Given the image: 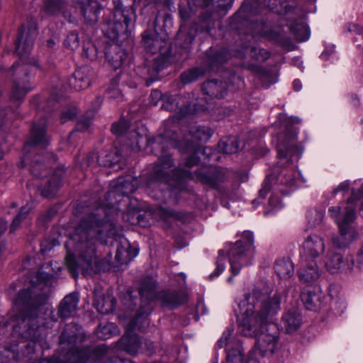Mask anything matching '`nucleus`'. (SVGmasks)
I'll return each mask as SVG.
<instances>
[{
    "label": "nucleus",
    "instance_id": "1",
    "mask_svg": "<svg viewBox=\"0 0 363 363\" xmlns=\"http://www.w3.org/2000/svg\"><path fill=\"white\" fill-rule=\"evenodd\" d=\"M246 308L240 319L241 333L246 337H256V347L261 356L271 355L279 340V330L274 323L281 310V296L278 291L272 294V288L266 283L254 286L245 295Z\"/></svg>",
    "mask_w": 363,
    "mask_h": 363
},
{
    "label": "nucleus",
    "instance_id": "2",
    "mask_svg": "<svg viewBox=\"0 0 363 363\" xmlns=\"http://www.w3.org/2000/svg\"><path fill=\"white\" fill-rule=\"evenodd\" d=\"M108 238L115 240L121 238V230L112 222L104 221L95 213L81 221L65 243V264L74 278L78 277L79 270L84 275L99 272L101 259L96 252V243L106 244Z\"/></svg>",
    "mask_w": 363,
    "mask_h": 363
},
{
    "label": "nucleus",
    "instance_id": "3",
    "mask_svg": "<svg viewBox=\"0 0 363 363\" xmlns=\"http://www.w3.org/2000/svg\"><path fill=\"white\" fill-rule=\"evenodd\" d=\"M172 26V18L169 13H158L154 21L155 30H147L142 35V44L147 52L166 57H174L169 50L167 43L168 33L165 28Z\"/></svg>",
    "mask_w": 363,
    "mask_h": 363
},
{
    "label": "nucleus",
    "instance_id": "4",
    "mask_svg": "<svg viewBox=\"0 0 363 363\" xmlns=\"http://www.w3.org/2000/svg\"><path fill=\"white\" fill-rule=\"evenodd\" d=\"M173 167L170 155L160 157L146 180V185L152 187L161 182L167 183L170 186V195L177 199L182 191V171Z\"/></svg>",
    "mask_w": 363,
    "mask_h": 363
},
{
    "label": "nucleus",
    "instance_id": "5",
    "mask_svg": "<svg viewBox=\"0 0 363 363\" xmlns=\"http://www.w3.org/2000/svg\"><path fill=\"white\" fill-rule=\"evenodd\" d=\"M48 299V287L45 283L32 284L27 289L21 290L15 300L14 305L27 315L30 311L45 303Z\"/></svg>",
    "mask_w": 363,
    "mask_h": 363
},
{
    "label": "nucleus",
    "instance_id": "6",
    "mask_svg": "<svg viewBox=\"0 0 363 363\" xmlns=\"http://www.w3.org/2000/svg\"><path fill=\"white\" fill-rule=\"evenodd\" d=\"M253 235L245 232L242 238L236 241L228 252L229 262L233 275H237L243 265L250 263L253 248Z\"/></svg>",
    "mask_w": 363,
    "mask_h": 363
},
{
    "label": "nucleus",
    "instance_id": "7",
    "mask_svg": "<svg viewBox=\"0 0 363 363\" xmlns=\"http://www.w3.org/2000/svg\"><path fill=\"white\" fill-rule=\"evenodd\" d=\"M139 293L144 304L139 308L135 316L128 324L130 330L138 328L143 330L148 325L147 316L152 309L149 301L154 300L157 296L155 284L152 281L147 284L143 283L140 288Z\"/></svg>",
    "mask_w": 363,
    "mask_h": 363
},
{
    "label": "nucleus",
    "instance_id": "8",
    "mask_svg": "<svg viewBox=\"0 0 363 363\" xmlns=\"http://www.w3.org/2000/svg\"><path fill=\"white\" fill-rule=\"evenodd\" d=\"M138 179L130 174L118 177L114 188L107 193L106 206L113 208L116 203L121 201V197L133 193L138 189Z\"/></svg>",
    "mask_w": 363,
    "mask_h": 363
},
{
    "label": "nucleus",
    "instance_id": "9",
    "mask_svg": "<svg viewBox=\"0 0 363 363\" xmlns=\"http://www.w3.org/2000/svg\"><path fill=\"white\" fill-rule=\"evenodd\" d=\"M325 269L330 274H350L352 272L354 262L351 257L344 259L343 255L333 248L329 249L323 258Z\"/></svg>",
    "mask_w": 363,
    "mask_h": 363
},
{
    "label": "nucleus",
    "instance_id": "10",
    "mask_svg": "<svg viewBox=\"0 0 363 363\" xmlns=\"http://www.w3.org/2000/svg\"><path fill=\"white\" fill-rule=\"evenodd\" d=\"M186 131L188 132L190 138H187V142H191L192 145L191 150L193 155L186 160V165L188 167H193L199 163V159L195 155L197 149V143L199 142H206L210 139L212 135L211 130L206 126L197 125L194 123H191L186 126Z\"/></svg>",
    "mask_w": 363,
    "mask_h": 363
},
{
    "label": "nucleus",
    "instance_id": "11",
    "mask_svg": "<svg viewBox=\"0 0 363 363\" xmlns=\"http://www.w3.org/2000/svg\"><path fill=\"white\" fill-rule=\"evenodd\" d=\"M37 35L36 28L21 25L18 29L15 40V52L20 57H26L30 52Z\"/></svg>",
    "mask_w": 363,
    "mask_h": 363
},
{
    "label": "nucleus",
    "instance_id": "12",
    "mask_svg": "<svg viewBox=\"0 0 363 363\" xmlns=\"http://www.w3.org/2000/svg\"><path fill=\"white\" fill-rule=\"evenodd\" d=\"M352 219L351 213H349L346 218H336V223L340 230V235H333L331 238V242L333 249H342L346 247L350 242L354 238L355 232L352 227L345 226V223Z\"/></svg>",
    "mask_w": 363,
    "mask_h": 363
},
{
    "label": "nucleus",
    "instance_id": "13",
    "mask_svg": "<svg viewBox=\"0 0 363 363\" xmlns=\"http://www.w3.org/2000/svg\"><path fill=\"white\" fill-rule=\"evenodd\" d=\"M296 132L289 129L286 133L278 135L277 152L279 157H291L298 154V148L296 145Z\"/></svg>",
    "mask_w": 363,
    "mask_h": 363
},
{
    "label": "nucleus",
    "instance_id": "14",
    "mask_svg": "<svg viewBox=\"0 0 363 363\" xmlns=\"http://www.w3.org/2000/svg\"><path fill=\"white\" fill-rule=\"evenodd\" d=\"M94 77V70L89 66H84L75 70L68 83L71 88L79 91L89 86Z\"/></svg>",
    "mask_w": 363,
    "mask_h": 363
},
{
    "label": "nucleus",
    "instance_id": "15",
    "mask_svg": "<svg viewBox=\"0 0 363 363\" xmlns=\"http://www.w3.org/2000/svg\"><path fill=\"white\" fill-rule=\"evenodd\" d=\"M48 138L45 134V121H43L39 125L34 124L30 130L29 140L26 143L23 147L25 152H35V147L39 146L45 147L48 144Z\"/></svg>",
    "mask_w": 363,
    "mask_h": 363
},
{
    "label": "nucleus",
    "instance_id": "16",
    "mask_svg": "<svg viewBox=\"0 0 363 363\" xmlns=\"http://www.w3.org/2000/svg\"><path fill=\"white\" fill-rule=\"evenodd\" d=\"M174 62V57H166L162 55L157 57L152 62L146 65L143 68L147 74L146 85L150 86L153 82L159 79L160 72Z\"/></svg>",
    "mask_w": 363,
    "mask_h": 363
},
{
    "label": "nucleus",
    "instance_id": "17",
    "mask_svg": "<svg viewBox=\"0 0 363 363\" xmlns=\"http://www.w3.org/2000/svg\"><path fill=\"white\" fill-rule=\"evenodd\" d=\"M360 196L357 194L356 190H352V196L349 199H347V205H344V206H335L329 208L328 212L330 216L335 220L336 222V218H346L347 215L349 213H351L352 216V219L345 223V226L352 227L350 223H352L355 219V211L354 206H353V203L356 201L359 200Z\"/></svg>",
    "mask_w": 363,
    "mask_h": 363
},
{
    "label": "nucleus",
    "instance_id": "18",
    "mask_svg": "<svg viewBox=\"0 0 363 363\" xmlns=\"http://www.w3.org/2000/svg\"><path fill=\"white\" fill-rule=\"evenodd\" d=\"M103 352L102 347L99 346L94 350L90 347H71L67 356L69 363H88L94 357H98Z\"/></svg>",
    "mask_w": 363,
    "mask_h": 363
},
{
    "label": "nucleus",
    "instance_id": "19",
    "mask_svg": "<svg viewBox=\"0 0 363 363\" xmlns=\"http://www.w3.org/2000/svg\"><path fill=\"white\" fill-rule=\"evenodd\" d=\"M302 246L306 253L313 259L322 255L325 250L324 238L317 234L307 236Z\"/></svg>",
    "mask_w": 363,
    "mask_h": 363
},
{
    "label": "nucleus",
    "instance_id": "20",
    "mask_svg": "<svg viewBox=\"0 0 363 363\" xmlns=\"http://www.w3.org/2000/svg\"><path fill=\"white\" fill-rule=\"evenodd\" d=\"M303 323L302 315L296 309H291L284 313L281 318V324L287 333L296 331Z\"/></svg>",
    "mask_w": 363,
    "mask_h": 363
},
{
    "label": "nucleus",
    "instance_id": "21",
    "mask_svg": "<svg viewBox=\"0 0 363 363\" xmlns=\"http://www.w3.org/2000/svg\"><path fill=\"white\" fill-rule=\"evenodd\" d=\"M79 298L74 294L66 296L60 302L58 307V315L60 318L66 319L73 316L77 311Z\"/></svg>",
    "mask_w": 363,
    "mask_h": 363
},
{
    "label": "nucleus",
    "instance_id": "22",
    "mask_svg": "<svg viewBox=\"0 0 363 363\" xmlns=\"http://www.w3.org/2000/svg\"><path fill=\"white\" fill-rule=\"evenodd\" d=\"M107 62L113 69L120 68L126 60V52L119 45H113L108 46L105 52Z\"/></svg>",
    "mask_w": 363,
    "mask_h": 363
},
{
    "label": "nucleus",
    "instance_id": "23",
    "mask_svg": "<svg viewBox=\"0 0 363 363\" xmlns=\"http://www.w3.org/2000/svg\"><path fill=\"white\" fill-rule=\"evenodd\" d=\"M225 172L220 168H215L199 175L200 181L203 184L211 188H216L219 184L225 181Z\"/></svg>",
    "mask_w": 363,
    "mask_h": 363
},
{
    "label": "nucleus",
    "instance_id": "24",
    "mask_svg": "<svg viewBox=\"0 0 363 363\" xmlns=\"http://www.w3.org/2000/svg\"><path fill=\"white\" fill-rule=\"evenodd\" d=\"M202 89L205 94L218 99L223 98L227 92L226 83L218 80L206 82Z\"/></svg>",
    "mask_w": 363,
    "mask_h": 363
},
{
    "label": "nucleus",
    "instance_id": "25",
    "mask_svg": "<svg viewBox=\"0 0 363 363\" xmlns=\"http://www.w3.org/2000/svg\"><path fill=\"white\" fill-rule=\"evenodd\" d=\"M274 271L277 276L281 279H289L294 274V266L289 258H281L274 263Z\"/></svg>",
    "mask_w": 363,
    "mask_h": 363
},
{
    "label": "nucleus",
    "instance_id": "26",
    "mask_svg": "<svg viewBox=\"0 0 363 363\" xmlns=\"http://www.w3.org/2000/svg\"><path fill=\"white\" fill-rule=\"evenodd\" d=\"M298 278L304 283H312L316 281L320 276V271L315 263L308 264L299 269Z\"/></svg>",
    "mask_w": 363,
    "mask_h": 363
},
{
    "label": "nucleus",
    "instance_id": "27",
    "mask_svg": "<svg viewBox=\"0 0 363 363\" xmlns=\"http://www.w3.org/2000/svg\"><path fill=\"white\" fill-rule=\"evenodd\" d=\"M40 155L36 156L33 160H30V156L26 155L21 161L22 166L26 165L28 163L30 164V170L32 174L37 177H44L47 175V169L44 167L43 164L40 163Z\"/></svg>",
    "mask_w": 363,
    "mask_h": 363
},
{
    "label": "nucleus",
    "instance_id": "28",
    "mask_svg": "<svg viewBox=\"0 0 363 363\" xmlns=\"http://www.w3.org/2000/svg\"><path fill=\"white\" fill-rule=\"evenodd\" d=\"M26 80H15L11 92V99L13 101H21L26 94L31 90Z\"/></svg>",
    "mask_w": 363,
    "mask_h": 363
},
{
    "label": "nucleus",
    "instance_id": "29",
    "mask_svg": "<svg viewBox=\"0 0 363 363\" xmlns=\"http://www.w3.org/2000/svg\"><path fill=\"white\" fill-rule=\"evenodd\" d=\"M162 306L169 308L177 307L181 301V295L174 291H162L158 295Z\"/></svg>",
    "mask_w": 363,
    "mask_h": 363
},
{
    "label": "nucleus",
    "instance_id": "30",
    "mask_svg": "<svg viewBox=\"0 0 363 363\" xmlns=\"http://www.w3.org/2000/svg\"><path fill=\"white\" fill-rule=\"evenodd\" d=\"M301 300L306 309L310 311H317L321 306L320 295L311 291L303 292L301 294Z\"/></svg>",
    "mask_w": 363,
    "mask_h": 363
},
{
    "label": "nucleus",
    "instance_id": "31",
    "mask_svg": "<svg viewBox=\"0 0 363 363\" xmlns=\"http://www.w3.org/2000/svg\"><path fill=\"white\" fill-rule=\"evenodd\" d=\"M97 311L101 314H108L112 312L116 305V298L111 295L99 298L94 303Z\"/></svg>",
    "mask_w": 363,
    "mask_h": 363
},
{
    "label": "nucleus",
    "instance_id": "32",
    "mask_svg": "<svg viewBox=\"0 0 363 363\" xmlns=\"http://www.w3.org/2000/svg\"><path fill=\"white\" fill-rule=\"evenodd\" d=\"M220 152L225 154H233L240 149L238 140L236 137H228L222 139L218 145Z\"/></svg>",
    "mask_w": 363,
    "mask_h": 363
},
{
    "label": "nucleus",
    "instance_id": "33",
    "mask_svg": "<svg viewBox=\"0 0 363 363\" xmlns=\"http://www.w3.org/2000/svg\"><path fill=\"white\" fill-rule=\"evenodd\" d=\"M163 140V138L162 136H158L157 138H148L146 135L143 136L141 135L137 134L135 138V146H132L131 148L135 152H139L141 150L143 146L144 145H157L162 143Z\"/></svg>",
    "mask_w": 363,
    "mask_h": 363
},
{
    "label": "nucleus",
    "instance_id": "34",
    "mask_svg": "<svg viewBox=\"0 0 363 363\" xmlns=\"http://www.w3.org/2000/svg\"><path fill=\"white\" fill-rule=\"evenodd\" d=\"M247 55H249L258 61L265 60L268 57V54L264 50H261L257 48L245 47L244 53L238 52L234 54L237 57H245Z\"/></svg>",
    "mask_w": 363,
    "mask_h": 363
},
{
    "label": "nucleus",
    "instance_id": "35",
    "mask_svg": "<svg viewBox=\"0 0 363 363\" xmlns=\"http://www.w3.org/2000/svg\"><path fill=\"white\" fill-rule=\"evenodd\" d=\"M125 350L131 354L138 353L143 350V340L138 335H131L125 343Z\"/></svg>",
    "mask_w": 363,
    "mask_h": 363
},
{
    "label": "nucleus",
    "instance_id": "36",
    "mask_svg": "<svg viewBox=\"0 0 363 363\" xmlns=\"http://www.w3.org/2000/svg\"><path fill=\"white\" fill-rule=\"evenodd\" d=\"M61 184V180L60 177H55L54 176L48 182V184L44 186L42 190V195L44 197L50 198L54 196Z\"/></svg>",
    "mask_w": 363,
    "mask_h": 363
},
{
    "label": "nucleus",
    "instance_id": "37",
    "mask_svg": "<svg viewBox=\"0 0 363 363\" xmlns=\"http://www.w3.org/2000/svg\"><path fill=\"white\" fill-rule=\"evenodd\" d=\"M130 249L128 245L126 247L117 245L116 252V259L121 264H124L130 262L135 256L137 255L135 252L133 255H130Z\"/></svg>",
    "mask_w": 363,
    "mask_h": 363
},
{
    "label": "nucleus",
    "instance_id": "38",
    "mask_svg": "<svg viewBox=\"0 0 363 363\" xmlns=\"http://www.w3.org/2000/svg\"><path fill=\"white\" fill-rule=\"evenodd\" d=\"M64 0H45L44 10L45 11L52 15L59 12L64 6Z\"/></svg>",
    "mask_w": 363,
    "mask_h": 363
},
{
    "label": "nucleus",
    "instance_id": "39",
    "mask_svg": "<svg viewBox=\"0 0 363 363\" xmlns=\"http://www.w3.org/2000/svg\"><path fill=\"white\" fill-rule=\"evenodd\" d=\"M116 326L113 323H107L104 325H99L96 330V336L102 340L109 338L116 331Z\"/></svg>",
    "mask_w": 363,
    "mask_h": 363
},
{
    "label": "nucleus",
    "instance_id": "40",
    "mask_svg": "<svg viewBox=\"0 0 363 363\" xmlns=\"http://www.w3.org/2000/svg\"><path fill=\"white\" fill-rule=\"evenodd\" d=\"M179 100L177 97L171 96L163 102L162 107V108L171 112H175L178 114V118H179V114L182 112V108L179 106Z\"/></svg>",
    "mask_w": 363,
    "mask_h": 363
},
{
    "label": "nucleus",
    "instance_id": "41",
    "mask_svg": "<svg viewBox=\"0 0 363 363\" xmlns=\"http://www.w3.org/2000/svg\"><path fill=\"white\" fill-rule=\"evenodd\" d=\"M31 206L27 204L21 208L18 214L14 218L13 223L11 225V231H14L20 225L21 222L26 218V216L30 212Z\"/></svg>",
    "mask_w": 363,
    "mask_h": 363
},
{
    "label": "nucleus",
    "instance_id": "42",
    "mask_svg": "<svg viewBox=\"0 0 363 363\" xmlns=\"http://www.w3.org/2000/svg\"><path fill=\"white\" fill-rule=\"evenodd\" d=\"M225 363H245L242 353L239 347L231 349L227 352Z\"/></svg>",
    "mask_w": 363,
    "mask_h": 363
},
{
    "label": "nucleus",
    "instance_id": "43",
    "mask_svg": "<svg viewBox=\"0 0 363 363\" xmlns=\"http://www.w3.org/2000/svg\"><path fill=\"white\" fill-rule=\"evenodd\" d=\"M94 115V111H89L78 121L76 128L78 131H85L90 126L91 121Z\"/></svg>",
    "mask_w": 363,
    "mask_h": 363
},
{
    "label": "nucleus",
    "instance_id": "44",
    "mask_svg": "<svg viewBox=\"0 0 363 363\" xmlns=\"http://www.w3.org/2000/svg\"><path fill=\"white\" fill-rule=\"evenodd\" d=\"M233 329H228L226 331H225L223 333L222 337L219 339V340L217 342V347L218 348H223L226 347V350L228 352L230 350V347L231 345V342H230V337L233 335Z\"/></svg>",
    "mask_w": 363,
    "mask_h": 363
},
{
    "label": "nucleus",
    "instance_id": "45",
    "mask_svg": "<svg viewBox=\"0 0 363 363\" xmlns=\"http://www.w3.org/2000/svg\"><path fill=\"white\" fill-rule=\"evenodd\" d=\"M203 72L199 69H191L183 73V84L191 83L201 76Z\"/></svg>",
    "mask_w": 363,
    "mask_h": 363
},
{
    "label": "nucleus",
    "instance_id": "46",
    "mask_svg": "<svg viewBox=\"0 0 363 363\" xmlns=\"http://www.w3.org/2000/svg\"><path fill=\"white\" fill-rule=\"evenodd\" d=\"M77 114V109L74 106L65 107L62 113L60 120L62 123H66L68 121L73 120Z\"/></svg>",
    "mask_w": 363,
    "mask_h": 363
},
{
    "label": "nucleus",
    "instance_id": "47",
    "mask_svg": "<svg viewBox=\"0 0 363 363\" xmlns=\"http://www.w3.org/2000/svg\"><path fill=\"white\" fill-rule=\"evenodd\" d=\"M83 55L91 60L96 59L97 57L96 47L90 42L84 44L83 46Z\"/></svg>",
    "mask_w": 363,
    "mask_h": 363
},
{
    "label": "nucleus",
    "instance_id": "48",
    "mask_svg": "<svg viewBox=\"0 0 363 363\" xmlns=\"http://www.w3.org/2000/svg\"><path fill=\"white\" fill-rule=\"evenodd\" d=\"M225 256L222 251L219 252V256L216 262V269L213 273L210 274V278L212 279L214 277L219 276L225 269Z\"/></svg>",
    "mask_w": 363,
    "mask_h": 363
},
{
    "label": "nucleus",
    "instance_id": "49",
    "mask_svg": "<svg viewBox=\"0 0 363 363\" xmlns=\"http://www.w3.org/2000/svg\"><path fill=\"white\" fill-rule=\"evenodd\" d=\"M64 44L66 47L71 49L78 48L79 45V38L78 34L74 32L71 33L65 40Z\"/></svg>",
    "mask_w": 363,
    "mask_h": 363
},
{
    "label": "nucleus",
    "instance_id": "50",
    "mask_svg": "<svg viewBox=\"0 0 363 363\" xmlns=\"http://www.w3.org/2000/svg\"><path fill=\"white\" fill-rule=\"evenodd\" d=\"M129 128V125L125 120H121L117 123L112 125L111 130L116 135H123Z\"/></svg>",
    "mask_w": 363,
    "mask_h": 363
},
{
    "label": "nucleus",
    "instance_id": "51",
    "mask_svg": "<svg viewBox=\"0 0 363 363\" xmlns=\"http://www.w3.org/2000/svg\"><path fill=\"white\" fill-rule=\"evenodd\" d=\"M324 218V213L322 211H315L308 216V223L312 227L319 225Z\"/></svg>",
    "mask_w": 363,
    "mask_h": 363
},
{
    "label": "nucleus",
    "instance_id": "52",
    "mask_svg": "<svg viewBox=\"0 0 363 363\" xmlns=\"http://www.w3.org/2000/svg\"><path fill=\"white\" fill-rule=\"evenodd\" d=\"M16 354L10 349L5 348L0 350V363H9L11 359H14Z\"/></svg>",
    "mask_w": 363,
    "mask_h": 363
},
{
    "label": "nucleus",
    "instance_id": "53",
    "mask_svg": "<svg viewBox=\"0 0 363 363\" xmlns=\"http://www.w3.org/2000/svg\"><path fill=\"white\" fill-rule=\"evenodd\" d=\"M350 187V183L349 181H344L341 182L335 189L333 191L334 194H337V193H342V196H345V194L348 191Z\"/></svg>",
    "mask_w": 363,
    "mask_h": 363
},
{
    "label": "nucleus",
    "instance_id": "54",
    "mask_svg": "<svg viewBox=\"0 0 363 363\" xmlns=\"http://www.w3.org/2000/svg\"><path fill=\"white\" fill-rule=\"evenodd\" d=\"M161 99H162V92L157 89L152 90L150 95V103L153 106H157Z\"/></svg>",
    "mask_w": 363,
    "mask_h": 363
},
{
    "label": "nucleus",
    "instance_id": "55",
    "mask_svg": "<svg viewBox=\"0 0 363 363\" xmlns=\"http://www.w3.org/2000/svg\"><path fill=\"white\" fill-rule=\"evenodd\" d=\"M75 334L69 335L67 333V330H65L63 331L60 335V344L64 345L65 343L70 344L72 341L75 340Z\"/></svg>",
    "mask_w": 363,
    "mask_h": 363
},
{
    "label": "nucleus",
    "instance_id": "56",
    "mask_svg": "<svg viewBox=\"0 0 363 363\" xmlns=\"http://www.w3.org/2000/svg\"><path fill=\"white\" fill-rule=\"evenodd\" d=\"M106 94L108 97L111 99L121 100L123 98L121 92L116 88L108 89Z\"/></svg>",
    "mask_w": 363,
    "mask_h": 363
},
{
    "label": "nucleus",
    "instance_id": "57",
    "mask_svg": "<svg viewBox=\"0 0 363 363\" xmlns=\"http://www.w3.org/2000/svg\"><path fill=\"white\" fill-rule=\"evenodd\" d=\"M143 350L145 349L146 351L149 352L150 353H152L155 349L153 342L148 341V340L143 341Z\"/></svg>",
    "mask_w": 363,
    "mask_h": 363
},
{
    "label": "nucleus",
    "instance_id": "58",
    "mask_svg": "<svg viewBox=\"0 0 363 363\" xmlns=\"http://www.w3.org/2000/svg\"><path fill=\"white\" fill-rule=\"evenodd\" d=\"M270 191L269 186L267 184V182L264 183L262 188L259 190V195L262 197H264Z\"/></svg>",
    "mask_w": 363,
    "mask_h": 363
},
{
    "label": "nucleus",
    "instance_id": "59",
    "mask_svg": "<svg viewBox=\"0 0 363 363\" xmlns=\"http://www.w3.org/2000/svg\"><path fill=\"white\" fill-rule=\"evenodd\" d=\"M189 294H190V292L188 290V289L183 285V292H182V294H183V305L185 303L188 302V297L189 296Z\"/></svg>",
    "mask_w": 363,
    "mask_h": 363
},
{
    "label": "nucleus",
    "instance_id": "60",
    "mask_svg": "<svg viewBox=\"0 0 363 363\" xmlns=\"http://www.w3.org/2000/svg\"><path fill=\"white\" fill-rule=\"evenodd\" d=\"M6 112L5 109L0 107V126L4 123L6 119Z\"/></svg>",
    "mask_w": 363,
    "mask_h": 363
},
{
    "label": "nucleus",
    "instance_id": "61",
    "mask_svg": "<svg viewBox=\"0 0 363 363\" xmlns=\"http://www.w3.org/2000/svg\"><path fill=\"white\" fill-rule=\"evenodd\" d=\"M38 363H59V360L56 357H52L50 359H43Z\"/></svg>",
    "mask_w": 363,
    "mask_h": 363
},
{
    "label": "nucleus",
    "instance_id": "62",
    "mask_svg": "<svg viewBox=\"0 0 363 363\" xmlns=\"http://www.w3.org/2000/svg\"><path fill=\"white\" fill-rule=\"evenodd\" d=\"M149 1L150 3H153L155 4H161V5H164V6L168 5L167 0H149Z\"/></svg>",
    "mask_w": 363,
    "mask_h": 363
},
{
    "label": "nucleus",
    "instance_id": "63",
    "mask_svg": "<svg viewBox=\"0 0 363 363\" xmlns=\"http://www.w3.org/2000/svg\"><path fill=\"white\" fill-rule=\"evenodd\" d=\"M102 101H103V99L101 96H97L95 99V110H97L99 108V107L102 104Z\"/></svg>",
    "mask_w": 363,
    "mask_h": 363
},
{
    "label": "nucleus",
    "instance_id": "64",
    "mask_svg": "<svg viewBox=\"0 0 363 363\" xmlns=\"http://www.w3.org/2000/svg\"><path fill=\"white\" fill-rule=\"evenodd\" d=\"M357 259L359 264L363 263V247L359 251Z\"/></svg>",
    "mask_w": 363,
    "mask_h": 363
}]
</instances>
